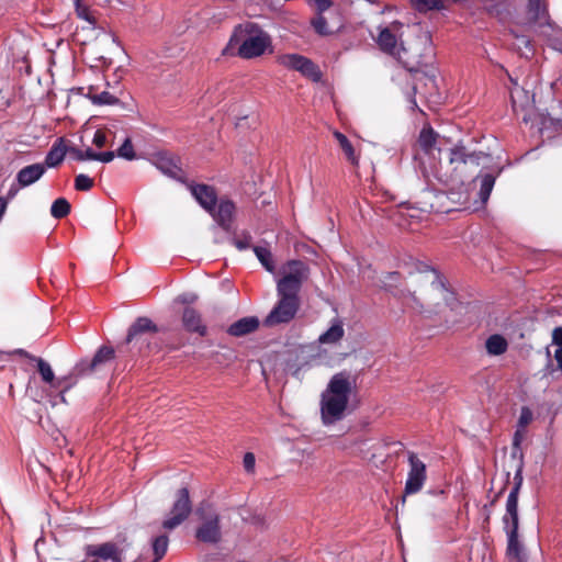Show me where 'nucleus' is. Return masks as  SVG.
<instances>
[{"instance_id":"nucleus-1","label":"nucleus","mask_w":562,"mask_h":562,"mask_svg":"<svg viewBox=\"0 0 562 562\" xmlns=\"http://www.w3.org/2000/svg\"><path fill=\"white\" fill-rule=\"evenodd\" d=\"M289 272L284 274L277 284L279 300L276 306L263 321L266 326H274L291 322L299 308L303 282L308 277V268L301 260H291L288 263Z\"/></svg>"},{"instance_id":"nucleus-2","label":"nucleus","mask_w":562,"mask_h":562,"mask_svg":"<svg viewBox=\"0 0 562 562\" xmlns=\"http://www.w3.org/2000/svg\"><path fill=\"white\" fill-rule=\"evenodd\" d=\"M535 26H552L547 0H528L525 11L516 13L512 19L509 34L515 40V49L521 56L528 57V54H533L531 40L525 32Z\"/></svg>"},{"instance_id":"nucleus-3","label":"nucleus","mask_w":562,"mask_h":562,"mask_svg":"<svg viewBox=\"0 0 562 562\" xmlns=\"http://www.w3.org/2000/svg\"><path fill=\"white\" fill-rule=\"evenodd\" d=\"M414 291L412 297L422 310H437L441 305H448L452 297L439 272L427 267L414 276Z\"/></svg>"},{"instance_id":"nucleus-4","label":"nucleus","mask_w":562,"mask_h":562,"mask_svg":"<svg viewBox=\"0 0 562 562\" xmlns=\"http://www.w3.org/2000/svg\"><path fill=\"white\" fill-rule=\"evenodd\" d=\"M351 389V382L346 372L333 375L321 398V415L324 425H331L342 419Z\"/></svg>"},{"instance_id":"nucleus-5","label":"nucleus","mask_w":562,"mask_h":562,"mask_svg":"<svg viewBox=\"0 0 562 562\" xmlns=\"http://www.w3.org/2000/svg\"><path fill=\"white\" fill-rule=\"evenodd\" d=\"M237 55L243 59H252L265 54L271 47V37L257 23L246 22L235 27L229 44H238Z\"/></svg>"},{"instance_id":"nucleus-6","label":"nucleus","mask_w":562,"mask_h":562,"mask_svg":"<svg viewBox=\"0 0 562 562\" xmlns=\"http://www.w3.org/2000/svg\"><path fill=\"white\" fill-rule=\"evenodd\" d=\"M67 154L77 161L97 160L104 164L111 162L115 157V153L113 150L97 153L90 147L83 150L76 146H67L65 139L59 137L53 144L45 157V168H55L59 166Z\"/></svg>"},{"instance_id":"nucleus-7","label":"nucleus","mask_w":562,"mask_h":562,"mask_svg":"<svg viewBox=\"0 0 562 562\" xmlns=\"http://www.w3.org/2000/svg\"><path fill=\"white\" fill-rule=\"evenodd\" d=\"M201 521L195 530V538L203 543L216 544L222 540L221 517L212 504L203 502L195 510Z\"/></svg>"},{"instance_id":"nucleus-8","label":"nucleus","mask_w":562,"mask_h":562,"mask_svg":"<svg viewBox=\"0 0 562 562\" xmlns=\"http://www.w3.org/2000/svg\"><path fill=\"white\" fill-rule=\"evenodd\" d=\"M277 63L288 69L301 72L314 82L322 79L319 67L310 58L300 54H283L277 57Z\"/></svg>"},{"instance_id":"nucleus-9","label":"nucleus","mask_w":562,"mask_h":562,"mask_svg":"<svg viewBox=\"0 0 562 562\" xmlns=\"http://www.w3.org/2000/svg\"><path fill=\"white\" fill-rule=\"evenodd\" d=\"M191 512L192 504L189 490L187 487H182L176 494V501L171 507L170 517L162 521V528L165 530H173L187 520Z\"/></svg>"},{"instance_id":"nucleus-10","label":"nucleus","mask_w":562,"mask_h":562,"mask_svg":"<svg viewBox=\"0 0 562 562\" xmlns=\"http://www.w3.org/2000/svg\"><path fill=\"white\" fill-rule=\"evenodd\" d=\"M115 357V350L109 346H101L91 360H81L72 369L70 376L79 379L102 369Z\"/></svg>"},{"instance_id":"nucleus-11","label":"nucleus","mask_w":562,"mask_h":562,"mask_svg":"<svg viewBox=\"0 0 562 562\" xmlns=\"http://www.w3.org/2000/svg\"><path fill=\"white\" fill-rule=\"evenodd\" d=\"M402 27V23L393 22L390 26H385L380 29V32L376 37V44L379 48L390 55H397L398 58L403 59L404 55L407 54V49L405 48L403 42L398 44L400 30Z\"/></svg>"},{"instance_id":"nucleus-12","label":"nucleus","mask_w":562,"mask_h":562,"mask_svg":"<svg viewBox=\"0 0 562 562\" xmlns=\"http://www.w3.org/2000/svg\"><path fill=\"white\" fill-rule=\"evenodd\" d=\"M483 159H490V155L483 151H469L463 145L454 146L449 153V165L452 167V171L459 175L467 171L468 165L477 167Z\"/></svg>"},{"instance_id":"nucleus-13","label":"nucleus","mask_w":562,"mask_h":562,"mask_svg":"<svg viewBox=\"0 0 562 562\" xmlns=\"http://www.w3.org/2000/svg\"><path fill=\"white\" fill-rule=\"evenodd\" d=\"M10 353L11 355H18V356L26 358V359H29L31 361H35L37 363V370H38V373L42 376V380L45 383H48L54 389H60L61 393L66 392L67 390H69L71 387L72 384L68 383V380H71L74 376L69 375V376H65V378L56 380L52 367L49 366V363H47L42 358H37L35 356H32L26 350L20 349V348L19 349H14Z\"/></svg>"},{"instance_id":"nucleus-14","label":"nucleus","mask_w":562,"mask_h":562,"mask_svg":"<svg viewBox=\"0 0 562 562\" xmlns=\"http://www.w3.org/2000/svg\"><path fill=\"white\" fill-rule=\"evenodd\" d=\"M409 471L405 483L404 496L402 503H405V496L419 492L426 481V465L415 452H408Z\"/></svg>"},{"instance_id":"nucleus-15","label":"nucleus","mask_w":562,"mask_h":562,"mask_svg":"<svg viewBox=\"0 0 562 562\" xmlns=\"http://www.w3.org/2000/svg\"><path fill=\"white\" fill-rule=\"evenodd\" d=\"M86 555L100 561L123 562V549L115 542L108 541L98 544H88Z\"/></svg>"},{"instance_id":"nucleus-16","label":"nucleus","mask_w":562,"mask_h":562,"mask_svg":"<svg viewBox=\"0 0 562 562\" xmlns=\"http://www.w3.org/2000/svg\"><path fill=\"white\" fill-rule=\"evenodd\" d=\"M194 196L196 202L209 213H214L217 204V192L214 187L204 183L188 182L184 183Z\"/></svg>"},{"instance_id":"nucleus-17","label":"nucleus","mask_w":562,"mask_h":562,"mask_svg":"<svg viewBox=\"0 0 562 562\" xmlns=\"http://www.w3.org/2000/svg\"><path fill=\"white\" fill-rule=\"evenodd\" d=\"M155 166L159 169L164 175L176 179L182 183H187L186 178L183 177V171L179 166V158L169 154H159L155 158Z\"/></svg>"},{"instance_id":"nucleus-18","label":"nucleus","mask_w":562,"mask_h":562,"mask_svg":"<svg viewBox=\"0 0 562 562\" xmlns=\"http://www.w3.org/2000/svg\"><path fill=\"white\" fill-rule=\"evenodd\" d=\"M217 207H214V213H210L217 224L225 231H229L233 224L234 214L236 211L235 203L228 199H221Z\"/></svg>"},{"instance_id":"nucleus-19","label":"nucleus","mask_w":562,"mask_h":562,"mask_svg":"<svg viewBox=\"0 0 562 562\" xmlns=\"http://www.w3.org/2000/svg\"><path fill=\"white\" fill-rule=\"evenodd\" d=\"M181 321L187 331L198 334L201 337L207 334V328L202 322L201 314L195 308L186 307Z\"/></svg>"},{"instance_id":"nucleus-20","label":"nucleus","mask_w":562,"mask_h":562,"mask_svg":"<svg viewBox=\"0 0 562 562\" xmlns=\"http://www.w3.org/2000/svg\"><path fill=\"white\" fill-rule=\"evenodd\" d=\"M260 326L259 318L257 316H246L234 322L226 330L232 337H244L246 335L255 333Z\"/></svg>"},{"instance_id":"nucleus-21","label":"nucleus","mask_w":562,"mask_h":562,"mask_svg":"<svg viewBox=\"0 0 562 562\" xmlns=\"http://www.w3.org/2000/svg\"><path fill=\"white\" fill-rule=\"evenodd\" d=\"M158 328L156 324L148 317L142 316L136 318V321L131 325L126 336V344H132L137 341L142 335L147 333H157Z\"/></svg>"},{"instance_id":"nucleus-22","label":"nucleus","mask_w":562,"mask_h":562,"mask_svg":"<svg viewBox=\"0 0 562 562\" xmlns=\"http://www.w3.org/2000/svg\"><path fill=\"white\" fill-rule=\"evenodd\" d=\"M153 558L149 559L145 555H139L134 562H159L167 553L169 546V538L166 533L153 537L150 541Z\"/></svg>"},{"instance_id":"nucleus-23","label":"nucleus","mask_w":562,"mask_h":562,"mask_svg":"<svg viewBox=\"0 0 562 562\" xmlns=\"http://www.w3.org/2000/svg\"><path fill=\"white\" fill-rule=\"evenodd\" d=\"M46 168L43 164H33L23 167L16 173V182L21 187H29L38 181L45 173Z\"/></svg>"},{"instance_id":"nucleus-24","label":"nucleus","mask_w":562,"mask_h":562,"mask_svg":"<svg viewBox=\"0 0 562 562\" xmlns=\"http://www.w3.org/2000/svg\"><path fill=\"white\" fill-rule=\"evenodd\" d=\"M507 548L506 555L509 562H524L522 546L519 542L518 529L506 528Z\"/></svg>"},{"instance_id":"nucleus-25","label":"nucleus","mask_w":562,"mask_h":562,"mask_svg":"<svg viewBox=\"0 0 562 562\" xmlns=\"http://www.w3.org/2000/svg\"><path fill=\"white\" fill-rule=\"evenodd\" d=\"M504 530L506 528L519 529L518 496L508 494L506 501V513L503 516Z\"/></svg>"},{"instance_id":"nucleus-26","label":"nucleus","mask_w":562,"mask_h":562,"mask_svg":"<svg viewBox=\"0 0 562 562\" xmlns=\"http://www.w3.org/2000/svg\"><path fill=\"white\" fill-rule=\"evenodd\" d=\"M85 95L88 97L92 103L97 105H114L120 102L119 98L109 91L104 90L102 92H98L94 86H89Z\"/></svg>"},{"instance_id":"nucleus-27","label":"nucleus","mask_w":562,"mask_h":562,"mask_svg":"<svg viewBox=\"0 0 562 562\" xmlns=\"http://www.w3.org/2000/svg\"><path fill=\"white\" fill-rule=\"evenodd\" d=\"M334 136L336 138V140L338 142L339 144V147L340 149L342 150L346 159L352 165V166H358L359 164V158L358 156L356 155V151H355V148L351 144V142L348 139V137L336 131L334 133Z\"/></svg>"},{"instance_id":"nucleus-28","label":"nucleus","mask_w":562,"mask_h":562,"mask_svg":"<svg viewBox=\"0 0 562 562\" xmlns=\"http://www.w3.org/2000/svg\"><path fill=\"white\" fill-rule=\"evenodd\" d=\"M485 348L491 356H501L507 351L508 342L499 334L491 335L485 341Z\"/></svg>"},{"instance_id":"nucleus-29","label":"nucleus","mask_w":562,"mask_h":562,"mask_svg":"<svg viewBox=\"0 0 562 562\" xmlns=\"http://www.w3.org/2000/svg\"><path fill=\"white\" fill-rule=\"evenodd\" d=\"M438 134L430 126H425L419 133L418 145L425 154H431L437 142Z\"/></svg>"},{"instance_id":"nucleus-30","label":"nucleus","mask_w":562,"mask_h":562,"mask_svg":"<svg viewBox=\"0 0 562 562\" xmlns=\"http://www.w3.org/2000/svg\"><path fill=\"white\" fill-rule=\"evenodd\" d=\"M499 173L501 169H498L496 173H485L477 177L481 182L479 196L482 202H486L488 200L491 192L494 188L495 180Z\"/></svg>"},{"instance_id":"nucleus-31","label":"nucleus","mask_w":562,"mask_h":562,"mask_svg":"<svg viewBox=\"0 0 562 562\" xmlns=\"http://www.w3.org/2000/svg\"><path fill=\"white\" fill-rule=\"evenodd\" d=\"M345 330L342 323L337 321L324 334L319 336L321 344H336L344 337Z\"/></svg>"},{"instance_id":"nucleus-32","label":"nucleus","mask_w":562,"mask_h":562,"mask_svg":"<svg viewBox=\"0 0 562 562\" xmlns=\"http://www.w3.org/2000/svg\"><path fill=\"white\" fill-rule=\"evenodd\" d=\"M252 249H254L256 257L258 258L260 263L265 267V269L268 272L273 273L276 270V265H274L270 249L267 247H262V246H255Z\"/></svg>"},{"instance_id":"nucleus-33","label":"nucleus","mask_w":562,"mask_h":562,"mask_svg":"<svg viewBox=\"0 0 562 562\" xmlns=\"http://www.w3.org/2000/svg\"><path fill=\"white\" fill-rule=\"evenodd\" d=\"M70 203L65 198H58L50 206V214L54 218L60 220L66 217L70 213Z\"/></svg>"},{"instance_id":"nucleus-34","label":"nucleus","mask_w":562,"mask_h":562,"mask_svg":"<svg viewBox=\"0 0 562 562\" xmlns=\"http://www.w3.org/2000/svg\"><path fill=\"white\" fill-rule=\"evenodd\" d=\"M110 134H113L110 130H106V128L97 130L93 135V138H92V144L97 148H103L105 146H113V140H111V142L109 140Z\"/></svg>"},{"instance_id":"nucleus-35","label":"nucleus","mask_w":562,"mask_h":562,"mask_svg":"<svg viewBox=\"0 0 562 562\" xmlns=\"http://www.w3.org/2000/svg\"><path fill=\"white\" fill-rule=\"evenodd\" d=\"M418 11H428L443 7V0H412Z\"/></svg>"},{"instance_id":"nucleus-36","label":"nucleus","mask_w":562,"mask_h":562,"mask_svg":"<svg viewBox=\"0 0 562 562\" xmlns=\"http://www.w3.org/2000/svg\"><path fill=\"white\" fill-rule=\"evenodd\" d=\"M117 156L124 158L126 160H133L136 158V154L134 151V146L130 137L125 138L123 144L117 149Z\"/></svg>"},{"instance_id":"nucleus-37","label":"nucleus","mask_w":562,"mask_h":562,"mask_svg":"<svg viewBox=\"0 0 562 562\" xmlns=\"http://www.w3.org/2000/svg\"><path fill=\"white\" fill-rule=\"evenodd\" d=\"M93 186V179L85 173L77 175L75 178V189L77 191H89Z\"/></svg>"},{"instance_id":"nucleus-38","label":"nucleus","mask_w":562,"mask_h":562,"mask_svg":"<svg viewBox=\"0 0 562 562\" xmlns=\"http://www.w3.org/2000/svg\"><path fill=\"white\" fill-rule=\"evenodd\" d=\"M311 24L315 32L319 35H328L330 33L328 30L327 20L321 14L312 19Z\"/></svg>"},{"instance_id":"nucleus-39","label":"nucleus","mask_w":562,"mask_h":562,"mask_svg":"<svg viewBox=\"0 0 562 562\" xmlns=\"http://www.w3.org/2000/svg\"><path fill=\"white\" fill-rule=\"evenodd\" d=\"M522 469H524V462H522V458H521L519 461V464L517 467L515 476H514V486L512 487L509 494H515L516 496H519V492H520L522 481H524Z\"/></svg>"},{"instance_id":"nucleus-40","label":"nucleus","mask_w":562,"mask_h":562,"mask_svg":"<svg viewBox=\"0 0 562 562\" xmlns=\"http://www.w3.org/2000/svg\"><path fill=\"white\" fill-rule=\"evenodd\" d=\"M532 420V412L529 407H521L520 415L518 418V428L525 429Z\"/></svg>"},{"instance_id":"nucleus-41","label":"nucleus","mask_w":562,"mask_h":562,"mask_svg":"<svg viewBox=\"0 0 562 562\" xmlns=\"http://www.w3.org/2000/svg\"><path fill=\"white\" fill-rule=\"evenodd\" d=\"M233 244L238 250H246L251 245V236L249 234H243L240 238H234Z\"/></svg>"},{"instance_id":"nucleus-42","label":"nucleus","mask_w":562,"mask_h":562,"mask_svg":"<svg viewBox=\"0 0 562 562\" xmlns=\"http://www.w3.org/2000/svg\"><path fill=\"white\" fill-rule=\"evenodd\" d=\"M77 14L79 18L87 20L89 23L94 24L95 19L92 15V13L88 10L86 7H80L79 0H77V8H76Z\"/></svg>"},{"instance_id":"nucleus-43","label":"nucleus","mask_w":562,"mask_h":562,"mask_svg":"<svg viewBox=\"0 0 562 562\" xmlns=\"http://www.w3.org/2000/svg\"><path fill=\"white\" fill-rule=\"evenodd\" d=\"M255 462H256V459H255V454L252 452L245 453L243 463H244V468L247 472L254 471Z\"/></svg>"},{"instance_id":"nucleus-44","label":"nucleus","mask_w":562,"mask_h":562,"mask_svg":"<svg viewBox=\"0 0 562 562\" xmlns=\"http://www.w3.org/2000/svg\"><path fill=\"white\" fill-rule=\"evenodd\" d=\"M552 344L562 349V326L555 327L552 330Z\"/></svg>"},{"instance_id":"nucleus-45","label":"nucleus","mask_w":562,"mask_h":562,"mask_svg":"<svg viewBox=\"0 0 562 562\" xmlns=\"http://www.w3.org/2000/svg\"><path fill=\"white\" fill-rule=\"evenodd\" d=\"M20 188L22 187L19 183H12L4 199H8V202L13 200L18 195Z\"/></svg>"},{"instance_id":"nucleus-46","label":"nucleus","mask_w":562,"mask_h":562,"mask_svg":"<svg viewBox=\"0 0 562 562\" xmlns=\"http://www.w3.org/2000/svg\"><path fill=\"white\" fill-rule=\"evenodd\" d=\"M522 430L524 429H520L518 428L515 434H514V438H513V447H514V450L515 449H518L520 443H521V440H522Z\"/></svg>"},{"instance_id":"nucleus-47","label":"nucleus","mask_w":562,"mask_h":562,"mask_svg":"<svg viewBox=\"0 0 562 562\" xmlns=\"http://www.w3.org/2000/svg\"><path fill=\"white\" fill-rule=\"evenodd\" d=\"M315 3L319 12L326 11L331 5L330 0H315Z\"/></svg>"},{"instance_id":"nucleus-48","label":"nucleus","mask_w":562,"mask_h":562,"mask_svg":"<svg viewBox=\"0 0 562 562\" xmlns=\"http://www.w3.org/2000/svg\"><path fill=\"white\" fill-rule=\"evenodd\" d=\"M554 359L558 363L559 369L562 371V349L558 348L554 351Z\"/></svg>"},{"instance_id":"nucleus-49","label":"nucleus","mask_w":562,"mask_h":562,"mask_svg":"<svg viewBox=\"0 0 562 562\" xmlns=\"http://www.w3.org/2000/svg\"><path fill=\"white\" fill-rule=\"evenodd\" d=\"M400 278V273L394 271V272H389L386 276H385V280H390V281H396L397 279Z\"/></svg>"}]
</instances>
